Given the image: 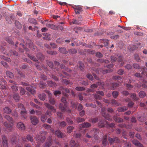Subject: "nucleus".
<instances>
[{
    "label": "nucleus",
    "mask_w": 147,
    "mask_h": 147,
    "mask_svg": "<svg viewBox=\"0 0 147 147\" xmlns=\"http://www.w3.org/2000/svg\"><path fill=\"white\" fill-rule=\"evenodd\" d=\"M47 52L51 55H56L57 54V52L55 51H48Z\"/></svg>",
    "instance_id": "obj_49"
},
{
    "label": "nucleus",
    "mask_w": 147,
    "mask_h": 147,
    "mask_svg": "<svg viewBox=\"0 0 147 147\" xmlns=\"http://www.w3.org/2000/svg\"><path fill=\"white\" fill-rule=\"evenodd\" d=\"M105 109L103 107L101 109V114L105 118L109 121L111 120V119L109 117V115L108 114H106L105 112Z\"/></svg>",
    "instance_id": "obj_6"
},
{
    "label": "nucleus",
    "mask_w": 147,
    "mask_h": 147,
    "mask_svg": "<svg viewBox=\"0 0 147 147\" xmlns=\"http://www.w3.org/2000/svg\"><path fill=\"white\" fill-rule=\"evenodd\" d=\"M49 96V101L51 104L54 105L55 103V100L54 99L51 97L52 94L51 93H48Z\"/></svg>",
    "instance_id": "obj_24"
},
{
    "label": "nucleus",
    "mask_w": 147,
    "mask_h": 147,
    "mask_svg": "<svg viewBox=\"0 0 147 147\" xmlns=\"http://www.w3.org/2000/svg\"><path fill=\"white\" fill-rule=\"evenodd\" d=\"M45 105L46 107L50 109L52 111L55 110V109H54V107L52 106L49 103H45Z\"/></svg>",
    "instance_id": "obj_42"
},
{
    "label": "nucleus",
    "mask_w": 147,
    "mask_h": 147,
    "mask_svg": "<svg viewBox=\"0 0 147 147\" xmlns=\"http://www.w3.org/2000/svg\"><path fill=\"white\" fill-rule=\"evenodd\" d=\"M17 127L22 131H24L25 129V126L23 123L21 122H18L17 124Z\"/></svg>",
    "instance_id": "obj_10"
},
{
    "label": "nucleus",
    "mask_w": 147,
    "mask_h": 147,
    "mask_svg": "<svg viewBox=\"0 0 147 147\" xmlns=\"http://www.w3.org/2000/svg\"><path fill=\"white\" fill-rule=\"evenodd\" d=\"M67 107V105L65 106V105H64L62 103H60L59 105V109L62 112H65L66 111Z\"/></svg>",
    "instance_id": "obj_18"
},
{
    "label": "nucleus",
    "mask_w": 147,
    "mask_h": 147,
    "mask_svg": "<svg viewBox=\"0 0 147 147\" xmlns=\"http://www.w3.org/2000/svg\"><path fill=\"white\" fill-rule=\"evenodd\" d=\"M70 143V145L71 147H79V144L77 143H76L74 140H71Z\"/></svg>",
    "instance_id": "obj_19"
},
{
    "label": "nucleus",
    "mask_w": 147,
    "mask_h": 147,
    "mask_svg": "<svg viewBox=\"0 0 147 147\" xmlns=\"http://www.w3.org/2000/svg\"><path fill=\"white\" fill-rule=\"evenodd\" d=\"M89 134L93 137H94L96 140L98 139L97 135L98 133V130L96 128H93L92 130H90L88 132Z\"/></svg>",
    "instance_id": "obj_2"
},
{
    "label": "nucleus",
    "mask_w": 147,
    "mask_h": 147,
    "mask_svg": "<svg viewBox=\"0 0 147 147\" xmlns=\"http://www.w3.org/2000/svg\"><path fill=\"white\" fill-rule=\"evenodd\" d=\"M132 142L137 147H144L142 144L140 143L139 141L136 140H133Z\"/></svg>",
    "instance_id": "obj_15"
},
{
    "label": "nucleus",
    "mask_w": 147,
    "mask_h": 147,
    "mask_svg": "<svg viewBox=\"0 0 147 147\" xmlns=\"http://www.w3.org/2000/svg\"><path fill=\"white\" fill-rule=\"evenodd\" d=\"M38 97L42 101L45 100L46 98V95L44 93L39 94Z\"/></svg>",
    "instance_id": "obj_28"
},
{
    "label": "nucleus",
    "mask_w": 147,
    "mask_h": 147,
    "mask_svg": "<svg viewBox=\"0 0 147 147\" xmlns=\"http://www.w3.org/2000/svg\"><path fill=\"white\" fill-rule=\"evenodd\" d=\"M26 45H28L29 48H32L33 47V43L31 41L30 39H28L27 40L26 43Z\"/></svg>",
    "instance_id": "obj_44"
},
{
    "label": "nucleus",
    "mask_w": 147,
    "mask_h": 147,
    "mask_svg": "<svg viewBox=\"0 0 147 147\" xmlns=\"http://www.w3.org/2000/svg\"><path fill=\"white\" fill-rule=\"evenodd\" d=\"M100 42L103 43L105 45V46H106L108 45L109 43V40L107 39H100Z\"/></svg>",
    "instance_id": "obj_27"
},
{
    "label": "nucleus",
    "mask_w": 147,
    "mask_h": 147,
    "mask_svg": "<svg viewBox=\"0 0 147 147\" xmlns=\"http://www.w3.org/2000/svg\"><path fill=\"white\" fill-rule=\"evenodd\" d=\"M11 88L13 92H15L18 91V87L16 84H14L13 85L11 84Z\"/></svg>",
    "instance_id": "obj_39"
},
{
    "label": "nucleus",
    "mask_w": 147,
    "mask_h": 147,
    "mask_svg": "<svg viewBox=\"0 0 147 147\" xmlns=\"http://www.w3.org/2000/svg\"><path fill=\"white\" fill-rule=\"evenodd\" d=\"M0 57L1 59L6 60L7 62H9L11 61L10 59L9 58H7L3 55H1Z\"/></svg>",
    "instance_id": "obj_51"
},
{
    "label": "nucleus",
    "mask_w": 147,
    "mask_h": 147,
    "mask_svg": "<svg viewBox=\"0 0 147 147\" xmlns=\"http://www.w3.org/2000/svg\"><path fill=\"white\" fill-rule=\"evenodd\" d=\"M119 84L117 83H113L111 84V87L110 88L112 90H114L118 86Z\"/></svg>",
    "instance_id": "obj_38"
},
{
    "label": "nucleus",
    "mask_w": 147,
    "mask_h": 147,
    "mask_svg": "<svg viewBox=\"0 0 147 147\" xmlns=\"http://www.w3.org/2000/svg\"><path fill=\"white\" fill-rule=\"evenodd\" d=\"M98 119L97 118H92L90 119L89 121L90 122L94 123L98 122Z\"/></svg>",
    "instance_id": "obj_45"
},
{
    "label": "nucleus",
    "mask_w": 147,
    "mask_h": 147,
    "mask_svg": "<svg viewBox=\"0 0 147 147\" xmlns=\"http://www.w3.org/2000/svg\"><path fill=\"white\" fill-rule=\"evenodd\" d=\"M47 86V84L46 83L42 82L40 83L39 84V87L41 88H44Z\"/></svg>",
    "instance_id": "obj_60"
},
{
    "label": "nucleus",
    "mask_w": 147,
    "mask_h": 147,
    "mask_svg": "<svg viewBox=\"0 0 147 147\" xmlns=\"http://www.w3.org/2000/svg\"><path fill=\"white\" fill-rule=\"evenodd\" d=\"M15 18V15L14 14L12 13L6 17V20L8 23L11 24L12 23V21H13Z\"/></svg>",
    "instance_id": "obj_5"
},
{
    "label": "nucleus",
    "mask_w": 147,
    "mask_h": 147,
    "mask_svg": "<svg viewBox=\"0 0 147 147\" xmlns=\"http://www.w3.org/2000/svg\"><path fill=\"white\" fill-rule=\"evenodd\" d=\"M26 89L28 91L31 92L32 94H33L35 92L34 90L30 87H26Z\"/></svg>",
    "instance_id": "obj_52"
},
{
    "label": "nucleus",
    "mask_w": 147,
    "mask_h": 147,
    "mask_svg": "<svg viewBox=\"0 0 147 147\" xmlns=\"http://www.w3.org/2000/svg\"><path fill=\"white\" fill-rule=\"evenodd\" d=\"M112 104L115 107L118 106L119 105V103L117 102L116 100L115 99H113L111 100Z\"/></svg>",
    "instance_id": "obj_59"
},
{
    "label": "nucleus",
    "mask_w": 147,
    "mask_h": 147,
    "mask_svg": "<svg viewBox=\"0 0 147 147\" xmlns=\"http://www.w3.org/2000/svg\"><path fill=\"white\" fill-rule=\"evenodd\" d=\"M75 120L77 122L80 123L84 122L85 119L82 118L78 117L75 119Z\"/></svg>",
    "instance_id": "obj_31"
},
{
    "label": "nucleus",
    "mask_w": 147,
    "mask_h": 147,
    "mask_svg": "<svg viewBox=\"0 0 147 147\" xmlns=\"http://www.w3.org/2000/svg\"><path fill=\"white\" fill-rule=\"evenodd\" d=\"M68 52L71 54H76L77 53V51L75 49H71L68 50Z\"/></svg>",
    "instance_id": "obj_43"
},
{
    "label": "nucleus",
    "mask_w": 147,
    "mask_h": 147,
    "mask_svg": "<svg viewBox=\"0 0 147 147\" xmlns=\"http://www.w3.org/2000/svg\"><path fill=\"white\" fill-rule=\"evenodd\" d=\"M5 118L9 121H12V118L8 115H6L5 116Z\"/></svg>",
    "instance_id": "obj_62"
},
{
    "label": "nucleus",
    "mask_w": 147,
    "mask_h": 147,
    "mask_svg": "<svg viewBox=\"0 0 147 147\" xmlns=\"http://www.w3.org/2000/svg\"><path fill=\"white\" fill-rule=\"evenodd\" d=\"M47 83L49 86L52 87H56L57 86L55 82H53L52 81H47Z\"/></svg>",
    "instance_id": "obj_26"
},
{
    "label": "nucleus",
    "mask_w": 147,
    "mask_h": 147,
    "mask_svg": "<svg viewBox=\"0 0 147 147\" xmlns=\"http://www.w3.org/2000/svg\"><path fill=\"white\" fill-rule=\"evenodd\" d=\"M29 118L31 123L33 125H36L38 123V119L36 116L30 115Z\"/></svg>",
    "instance_id": "obj_3"
},
{
    "label": "nucleus",
    "mask_w": 147,
    "mask_h": 147,
    "mask_svg": "<svg viewBox=\"0 0 147 147\" xmlns=\"http://www.w3.org/2000/svg\"><path fill=\"white\" fill-rule=\"evenodd\" d=\"M64 38H59L57 40L56 42L58 43L63 44L64 42Z\"/></svg>",
    "instance_id": "obj_46"
},
{
    "label": "nucleus",
    "mask_w": 147,
    "mask_h": 147,
    "mask_svg": "<svg viewBox=\"0 0 147 147\" xmlns=\"http://www.w3.org/2000/svg\"><path fill=\"white\" fill-rule=\"evenodd\" d=\"M131 97L132 98L133 100L136 101L138 100L139 98L136 96V95L135 93H131Z\"/></svg>",
    "instance_id": "obj_36"
},
{
    "label": "nucleus",
    "mask_w": 147,
    "mask_h": 147,
    "mask_svg": "<svg viewBox=\"0 0 147 147\" xmlns=\"http://www.w3.org/2000/svg\"><path fill=\"white\" fill-rule=\"evenodd\" d=\"M102 144L104 146H106L108 145L109 143L107 140V135H105L103 136L102 141Z\"/></svg>",
    "instance_id": "obj_12"
},
{
    "label": "nucleus",
    "mask_w": 147,
    "mask_h": 147,
    "mask_svg": "<svg viewBox=\"0 0 147 147\" xmlns=\"http://www.w3.org/2000/svg\"><path fill=\"white\" fill-rule=\"evenodd\" d=\"M108 140L110 144H111L114 143L116 142L118 140V138L117 137H115L114 138H109Z\"/></svg>",
    "instance_id": "obj_22"
},
{
    "label": "nucleus",
    "mask_w": 147,
    "mask_h": 147,
    "mask_svg": "<svg viewBox=\"0 0 147 147\" xmlns=\"http://www.w3.org/2000/svg\"><path fill=\"white\" fill-rule=\"evenodd\" d=\"M137 117L139 121L144 122L147 119V113H143L140 116L138 115Z\"/></svg>",
    "instance_id": "obj_4"
},
{
    "label": "nucleus",
    "mask_w": 147,
    "mask_h": 147,
    "mask_svg": "<svg viewBox=\"0 0 147 147\" xmlns=\"http://www.w3.org/2000/svg\"><path fill=\"white\" fill-rule=\"evenodd\" d=\"M59 51L60 53L63 54H67L68 53V51L66 50L65 47H59Z\"/></svg>",
    "instance_id": "obj_20"
},
{
    "label": "nucleus",
    "mask_w": 147,
    "mask_h": 147,
    "mask_svg": "<svg viewBox=\"0 0 147 147\" xmlns=\"http://www.w3.org/2000/svg\"><path fill=\"white\" fill-rule=\"evenodd\" d=\"M28 57L32 60L36 62H38V60L36 58V57L33 55H28Z\"/></svg>",
    "instance_id": "obj_37"
},
{
    "label": "nucleus",
    "mask_w": 147,
    "mask_h": 147,
    "mask_svg": "<svg viewBox=\"0 0 147 147\" xmlns=\"http://www.w3.org/2000/svg\"><path fill=\"white\" fill-rule=\"evenodd\" d=\"M97 123H98V126L100 127H104L105 124L104 120L99 119L98 120Z\"/></svg>",
    "instance_id": "obj_21"
},
{
    "label": "nucleus",
    "mask_w": 147,
    "mask_h": 147,
    "mask_svg": "<svg viewBox=\"0 0 147 147\" xmlns=\"http://www.w3.org/2000/svg\"><path fill=\"white\" fill-rule=\"evenodd\" d=\"M9 53L11 56L13 55L14 56H17L18 55V53L15 51H13L12 50H10L9 51Z\"/></svg>",
    "instance_id": "obj_48"
},
{
    "label": "nucleus",
    "mask_w": 147,
    "mask_h": 147,
    "mask_svg": "<svg viewBox=\"0 0 147 147\" xmlns=\"http://www.w3.org/2000/svg\"><path fill=\"white\" fill-rule=\"evenodd\" d=\"M139 96L141 98H143L146 96V94L144 91H140L139 93Z\"/></svg>",
    "instance_id": "obj_40"
},
{
    "label": "nucleus",
    "mask_w": 147,
    "mask_h": 147,
    "mask_svg": "<svg viewBox=\"0 0 147 147\" xmlns=\"http://www.w3.org/2000/svg\"><path fill=\"white\" fill-rule=\"evenodd\" d=\"M48 141L49 142H46L45 144V146L48 147L50 146L52 143V140L51 136H49L48 139Z\"/></svg>",
    "instance_id": "obj_17"
},
{
    "label": "nucleus",
    "mask_w": 147,
    "mask_h": 147,
    "mask_svg": "<svg viewBox=\"0 0 147 147\" xmlns=\"http://www.w3.org/2000/svg\"><path fill=\"white\" fill-rule=\"evenodd\" d=\"M61 102L63 103L65 106L67 105V102L66 101V97L65 96L62 98L61 99Z\"/></svg>",
    "instance_id": "obj_53"
},
{
    "label": "nucleus",
    "mask_w": 147,
    "mask_h": 147,
    "mask_svg": "<svg viewBox=\"0 0 147 147\" xmlns=\"http://www.w3.org/2000/svg\"><path fill=\"white\" fill-rule=\"evenodd\" d=\"M44 36L43 37V39L48 40H51V38L50 37V34L48 33H44L42 34Z\"/></svg>",
    "instance_id": "obj_23"
},
{
    "label": "nucleus",
    "mask_w": 147,
    "mask_h": 147,
    "mask_svg": "<svg viewBox=\"0 0 147 147\" xmlns=\"http://www.w3.org/2000/svg\"><path fill=\"white\" fill-rule=\"evenodd\" d=\"M79 126L80 128H85L90 127L91 126V125L88 122H85L82 124H80Z\"/></svg>",
    "instance_id": "obj_14"
},
{
    "label": "nucleus",
    "mask_w": 147,
    "mask_h": 147,
    "mask_svg": "<svg viewBox=\"0 0 147 147\" xmlns=\"http://www.w3.org/2000/svg\"><path fill=\"white\" fill-rule=\"evenodd\" d=\"M96 85H97V87L98 86L100 87H103L104 86V84L103 82H99L96 83Z\"/></svg>",
    "instance_id": "obj_57"
},
{
    "label": "nucleus",
    "mask_w": 147,
    "mask_h": 147,
    "mask_svg": "<svg viewBox=\"0 0 147 147\" xmlns=\"http://www.w3.org/2000/svg\"><path fill=\"white\" fill-rule=\"evenodd\" d=\"M75 89L77 91H82L84 90L85 88L83 87H77Z\"/></svg>",
    "instance_id": "obj_63"
},
{
    "label": "nucleus",
    "mask_w": 147,
    "mask_h": 147,
    "mask_svg": "<svg viewBox=\"0 0 147 147\" xmlns=\"http://www.w3.org/2000/svg\"><path fill=\"white\" fill-rule=\"evenodd\" d=\"M6 73L7 76L9 78H13V74L9 71H6Z\"/></svg>",
    "instance_id": "obj_41"
},
{
    "label": "nucleus",
    "mask_w": 147,
    "mask_h": 147,
    "mask_svg": "<svg viewBox=\"0 0 147 147\" xmlns=\"http://www.w3.org/2000/svg\"><path fill=\"white\" fill-rule=\"evenodd\" d=\"M55 135L58 138H62L64 136L63 134L59 130H57L55 132Z\"/></svg>",
    "instance_id": "obj_13"
},
{
    "label": "nucleus",
    "mask_w": 147,
    "mask_h": 147,
    "mask_svg": "<svg viewBox=\"0 0 147 147\" xmlns=\"http://www.w3.org/2000/svg\"><path fill=\"white\" fill-rule=\"evenodd\" d=\"M66 120L67 122L69 125H72L73 124V122L72 120L68 117H67L66 118Z\"/></svg>",
    "instance_id": "obj_55"
},
{
    "label": "nucleus",
    "mask_w": 147,
    "mask_h": 147,
    "mask_svg": "<svg viewBox=\"0 0 147 147\" xmlns=\"http://www.w3.org/2000/svg\"><path fill=\"white\" fill-rule=\"evenodd\" d=\"M44 134V133H40L37 134L36 138L38 142H43L45 141L46 138Z\"/></svg>",
    "instance_id": "obj_1"
},
{
    "label": "nucleus",
    "mask_w": 147,
    "mask_h": 147,
    "mask_svg": "<svg viewBox=\"0 0 147 147\" xmlns=\"http://www.w3.org/2000/svg\"><path fill=\"white\" fill-rule=\"evenodd\" d=\"M75 12L76 14H81L83 11V9L82 7L79 6H76L73 7Z\"/></svg>",
    "instance_id": "obj_8"
},
{
    "label": "nucleus",
    "mask_w": 147,
    "mask_h": 147,
    "mask_svg": "<svg viewBox=\"0 0 147 147\" xmlns=\"http://www.w3.org/2000/svg\"><path fill=\"white\" fill-rule=\"evenodd\" d=\"M48 115V114H42L41 115V121L44 123L45 122L46 119H47V115Z\"/></svg>",
    "instance_id": "obj_25"
},
{
    "label": "nucleus",
    "mask_w": 147,
    "mask_h": 147,
    "mask_svg": "<svg viewBox=\"0 0 147 147\" xmlns=\"http://www.w3.org/2000/svg\"><path fill=\"white\" fill-rule=\"evenodd\" d=\"M142 71L141 74L142 75L145 76L147 77V68L144 67L142 69Z\"/></svg>",
    "instance_id": "obj_29"
},
{
    "label": "nucleus",
    "mask_w": 147,
    "mask_h": 147,
    "mask_svg": "<svg viewBox=\"0 0 147 147\" xmlns=\"http://www.w3.org/2000/svg\"><path fill=\"white\" fill-rule=\"evenodd\" d=\"M62 82L63 83L65 84L66 85H71L72 83L70 82L69 81L67 80L66 79H63L62 80Z\"/></svg>",
    "instance_id": "obj_34"
},
{
    "label": "nucleus",
    "mask_w": 147,
    "mask_h": 147,
    "mask_svg": "<svg viewBox=\"0 0 147 147\" xmlns=\"http://www.w3.org/2000/svg\"><path fill=\"white\" fill-rule=\"evenodd\" d=\"M26 139L28 141H30L32 142L34 141V139L33 137L31 135H28L26 136Z\"/></svg>",
    "instance_id": "obj_47"
},
{
    "label": "nucleus",
    "mask_w": 147,
    "mask_h": 147,
    "mask_svg": "<svg viewBox=\"0 0 147 147\" xmlns=\"http://www.w3.org/2000/svg\"><path fill=\"white\" fill-rule=\"evenodd\" d=\"M5 40L8 43L11 45L14 44V42L9 37L6 38Z\"/></svg>",
    "instance_id": "obj_58"
},
{
    "label": "nucleus",
    "mask_w": 147,
    "mask_h": 147,
    "mask_svg": "<svg viewBox=\"0 0 147 147\" xmlns=\"http://www.w3.org/2000/svg\"><path fill=\"white\" fill-rule=\"evenodd\" d=\"M72 23L73 24H80V22L78 20H77L75 19H73L72 20Z\"/></svg>",
    "instance_id": "obj_64"
},
{
    "label": "nucleus",
    "mask_w": 147,
    "mask_h": 147,
    "mask_svg": "<svg viewBox=\"0 0 147 147\" xmlns=\"http://www.w3.org/2000/svg\"><path fill=\"white\" fill-rule=\"evenodd\" d=\"M74 127L72 126H69L67 127V131L68 133H71Z\"/></svg>",
    "instance_id": "obj_54"
},
{
    "label": "nucleus",
    "mask_w": 147,
    "mask_h": 147,
    "mask_svg": "<svg viewBox=\"0 0 147 147\" xmlns=\"http://www.w3.org/2000/svg\"><path fill=\"white\" fill-rule=\"evenodd\" d=\"M4 112L7 114H9L11 113V110L8 107H5L3 109Z\"/></svg>",
    "instance_id": "obj_33"
},
{
    "label": "nucleus",
    "mask_w": 147,
    "mask_h": 147,
    "mask_svg": "<svg viewBox=\"0 0 147 147\" xmlns=\"http://www.w3.org/2000/svg\"><path fill=\"white\" fill-rule=\"evenodd\" d=\"M57 124L59 127L61 128H64L67 125L66 123L64 121H59L58 122Z\"/></svg>",
    "instance_id": "obj_16"
},
{
    "label": "nucleus",
    "mask_w": 147,
    "mask_h": 147,
    "mask_svg": "<svg viewBox=\"0 0 147 147\" xmlns=\"http://www.w3.org/2000/svg\"><path fill=\"white\" fill-rule=\"evenodd\" d=\"M2 139L3 147H8L7 139L5 135L2 136ZM0 147H2V146L0 145Z\"/></svg>",
    "instance_id": "obj_7"
},
{
    "label": "nucleus",
    "mask_w": 147,
    "mask_h": 147,
    "mask_svg": "<svg viewBox=\"0 0 147 147\" xmlns=\"http://www.w3.org/2000/svg\"><path fill=\"white\" fill-rule=\"evenodd\" d=\"M4 125L7 129L9 131H11L12 128L11 123H9L7 122H5L4 123Z\"/></svg>",
    "instance_id": "obj_11"
},
{
    "label": "nucleus",
    "mask_w": 147,
    "mask_h": 147,
    "mask_svg": "<svg viewBox=\"0 0 147 147\" xmlns=\"http://www.w3.org/2000/svg\"><path fill=\"white\" fill-rule=\"evenodd\" d=\"M85 105L87 107H92L94 108L96 107V105H95L92 103H87Z\"/></svg>",
    "instance_id": "obj_50"
},
{
    "label": "nucleus",
    "mask_w": 147,
    "mask_h": 147,
    "mask_svg": "<svg viewBox=\"0 0 147 147\" xmlns=\"http://www.w3.org/2000/svg\"><path fill=\"white\" fill-rule=\"evenodd\" d=\"M13 98L16 102L20 100V96L19 94L16 93L14 94L13 95Z\"/></svg>",
    "instance_id": "obj_35"
},
{
    "label": "nucleus",
    "mask_w": 147,
    "mask_h": 147,
    "mask_svg": "<svg viewBox=\"0 0 147 147\" xmlns=\"http://www.w3.org/2000/svg\"><path fill=\"white\" fill-rule=\"evenodd\" d=\"M106 110L107 112L110 113H112L114 112V109L111 107H109L107 108Z\"/></svg>",
    "instance_id": "obj_61"
},
{
    "label": "nucleus",
    "mask_w": 147,
    "mask_h": 147,
    "mask_svg": "<svg viewBox=\"0 0 147 147\" xmlns=\"http://www.w3.org/2000/svg\"><path fill=\"white\" fill-rule=\"evenodd\" d=\"M11 142L13 144H16V146L17 145L20 146V144H19L18 141L16 139V137L15 135H13L11 139Z\"/></svg>",
    "instance_id": "obj_9"
},
{
    "label": "nucleus",
    "mask_w": 147,
    "mask_h": 147,
    "mask_svg": "<svg viewBox=\"0 0 147 147\" xmlns=\"http://www.w3.org/2000/svg\"><path fill=\"white\" fill-rule=\"evenodd\" d=\"M15 24L17 28L19 29L21 28L22 27V25L17 20H16L15 22Z\"/></svg>",
    "instance_id": "obj_30"
},
{
    "label": "nucleus",
    "mask_w": 147,
    "mask_h": 147,
    "mask_svg": "<svg viewBox=\"0 0 147 147\" xmlns=\"http://www.w3.org/2000/svg\"><path fill=\"white\" fill-rule=\"evenodd\" d=\"M47 65L51 68H53L54 66V65L53 62L51 61H47Z\"/></svg>",
    "instance_id": "obj_56"
},
{
    "label": "nucleus",
    "mask_w": 147,
    "mask_h": 147,
    "mask_svg": "<svg viewBox=\"0 0 147 147\" xmlns=\"http://www.w3.org/2000/svg\"><path fill=\"white\" fill-rule=\"evenodd\" d=\"M28 21V22L34 25H36L37 24V22L36 20L33 18H29Z\"/></svg>",
    "instance_id": "obj_32"
}]
</instances>
